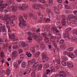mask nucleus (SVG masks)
<instances>
[{
    "label": "nucleus",
    "instance_id": "obj_56",
    "mask_svg": "<svg viewBox=\"0 0 77 77\" xmlns=\"http://www.w3.org/2000/svg\"><path fill=\"white\" fill-rule=\"evenodd\" d=\"M14 67H16V68H17L18 67V66L17 65V63L15 62L14 64Z\"/></svg>",
    "mask_w": 77,
    "mask_h": 77
},
{
    "label": "nucleus",
    "instance_id": "obj_57",
    "mask_svg": "<svg viewBox=\"0 0 77 77\" xmlns=\"http://www.w3.org/2000/svg\"><path fill=\"white\" fill-rule=\"evenodd\" d=\"M51 30H54V31H56L57 30V28L55 27H54L51 29Z\"/></svg>",
    "mask_w": 77,
    "mask_h": 77
},
{
    "label": "nucleus",
    "instance_id": "obj_8",
    "mask_svg": "<svg viewBox=\"0 0 77 77\" xmlns=\"http://www.w3.org/2000/svg\"><path fill=\"white\" fill-rule=\"evenodd\" d=\"M17 56V51H14L12 52V57L13 58Z\"/></svg>",
    "mask_w": 77,
    "mask_h": 77
},
{
    "label": "nucleus",
    "instance_id": "obj_16",
    "mask_svg": "<svg viewBox=\"0 0 77 77\" xmlns=\"http://www.w3.org/2000/svg\"><path fill=\"white\" fill-rule=\"evenodd\" d=\"M9 36V38H10V39H14L15 38V36L14 34H11L10 35V34Z\"/></svg>",
    "mask_w": 77,
    "mask_h": 77
},
{
    "label": "nucleus",
    "instance_id": "obj_36",
    "mask_svg": "<svg viewBox=\"0 0 77 77\" xmlns=\"http://www.w3.org/2000/svg\"><path fill=\"white\" fill-rule=\"evenodd\" d=\"M6 27L8 29L10 28V26H9V22H7L6 23Z\"/></svg>",
    "mask_w": 77,
    "mask_h": 77
},
{
    "label": "nucleus",
    "instance_id": "obj_47",
    "mask_svg": "<svg viewBox=\"0 0 77 77\" xmlns=\"http://www.w3.org/2000/svg\"><path fill=\"white\" fill-rule=\"evenodd\" d=\"M61 63L63 66H66V64L64 61H63L61 62Z\"/></svg>",
    "mask_w": 77,
    "mask_h": 77
},
{
    "label": "nucleus",
    "instance_id": "obj_40",
    "mask_svg": "<svg viewBox=\"0 0 77 77\" xmlns=\"http://www.w3.org/2000/svg\"><path fill=\"white\" fill-rule=\"evenodd\" d=\"M55 38H56L57 39H60V35H56Z\"/></svg>",
    "mask_w": 77,
    "mask_h": 77
},
{
    "label": "nucleus",
    "instance_id": "obj_1",
    "mask_svg": "<svg viewBox=\"0 0 77 77\" xmlns=\"http://www.w3.org/2000/svg\"><path fill=\"white\" fill-rule=\"evenodd\" d=\"M11 3L12 2L10 0L7 1L6 4L3 3V1H1L0 2V11L2 12L4 8H6V7L8 5L9 6Z\"/></svg>",
    "mask_w": 77,
    "mask_h": 77
},
{
    "label": "nucleus",
    "instance_id": "obj_58",
    "mask_svg": "<svg viewBox=\"0 0 77 77\" xmlns=\"http://www.w3.org/2000/svg\"><path fill=\"white\" fill-rule=\"evenodd\" d=\"M23 17H24L25 19L26 20V19H27V17H28V16H27V15H26L24 13L23 14Z\"/></svg>",
    "mask_w": 77,
    "mask_h": 77
},
{
    "label": "nucleus",
    "instance_id": "obj_33",
    "mask_svg": "<svg viewBox=\"0 0 77 77\" xmlns=\"http://www.w3.org/2000/svg\"><path fill=\"white\" fill-rule=\"evenodd\" d=\"M71 28H67L66 29V32L68 33V32H70V31H71Z\"/></svg>",
    "mask_w": 77,
    "mask_h": 77
},
{
    "label": "nucleus",
    "instance_id": "obj_26",
    "mask_svg": "<svg viewBox=\"0 0 77 77\" xmlns=\"http://www.w3.org/2000/svg\"><path fill=\"white\" fill-rule=\"evenodd\" d=\"M69 19H72L74 18V16L73 14H70L68 16Z\"/></svg>",
    "mask_w": 77,
    "mask_h": 77
},
{
    "label": "nucleus",
    "instance_id": "obj_43",
    "mask_svg": "<svg viewBox=\"0 0 77 77\" xmlns=\"http://www.w3.org/2000/svg\"><path fill=\"white\" fill-rule=\"evenodd\" d=\"M46 11L48 14H50L51 13V10L48 9H47Z\"/></svg>",
    "mask_w": 77,
    "mask_h": 77
},
{
    "label": "nucleus",
    "instance_id": "obj_12",
    "mask_svg": "<svg viewBox=\"0 0 77 77\" xmlns=\"http://www.w3.org/2000/svg\"><path fill=\"white\" fill-rule=\"evenodd\" d=\"M56 62L57 64H60V61L59 59V56H58L57 57L56 56Z\"/></svg>",
    "mask_w": 77,
    "mask_h": 77
},
{
    "label": "nucleus",
    "instance_id": "obj_15",
    "mask_svg": "<svg viewBox=\"0 0 77 77\" xmlns=\"http://www.w3.org/2000/svg\"><path fill=\"white\" fill-rule=\"evenodd\" d=\"M60 48L63 50H65V48H66V45L65 44H64L63 45H62L61 46H60Z\"/></svg>",
    "mask_w": 77,
    "mask_h": 77
},
{
    "label": "nucleus",
    "instance_id": "obj_22",
    "mask_svg": "<svg viewBox=\"0 0 77 77\" xmlns=\"http://www.w3.org/2000/svg\"><path fill=\"white\" fill-rule=\"evenodd\" d=\"M73 35L77 37V29H74L73 30Z\"/></svg>",
    "mask_w": 77,
    "mask_h": 77
},
{
    "label": "nucleus",
    "instance_id": "obj_51",
    "mask_svg": "<svg viewBox=\"0 0 77 77\" xmlns=\"http://www.w3.org/2000/svg\"><path fill=\"white\" fill-rule=\"evenodd\" d=\"M58 7L59 9H61L63 8V7L62 6L61 4L58 5Z\"/></svg>",
    "mask_w": 77,
    "mask_h": 77
},
{
    "label": "nucleus",
    "instance_id": "obj_64",
    "mask_svg": "<svg viewBox=\"0 0 77 77\" xmlns=\"http://www.w3.org/2000/svg\"><path fill=\"white\" fill-rule=\"evenodd\" d=\"M72 40L75 42H77V38H72Z\"/></svg>",
    "mask_w": 77,
    "mask_h": 77
},
{
    "label": "nucleus",
    "instance_id": "obj_24",
    "mask_svg": "<svg viewBox=\"0 0 77 77\" xmlns=\"http://www.w3.org/2000/svg\"><path fill=\"white\" fill-rule=\"evenodd\" d=\"M73 50L74 48H73V47H71L67 48V51H69V52H70L71 51H72Z\"/></svg>",
    "mask_w": 77,
    "mask_h": 77
},
{
    "label": "nucleus",
    "instance_id": "obj_14",
    "mask_svg": "<svg viewBox=\"0 0 77 77\" xmlns=\"http://www.w3.org/2000/svg\"><path fill=\"white\" fill-rule=\"evenodd\" d=\"M64 36V38H67V39H69V35H68V33L65 32V33L63 35Z\"/></svg>",
    "mask_w": 77,
    "mask_h": 77
},
{
    "label": "nucleus",
    "instance_id": "obj_5",
    "mask_svg": "<svg viewBox=\"0 0 77 77\" xmlns=\"http://www.w3.org/2000/svg\"><path fill=\"white\" fill-rule=\"evenodd\" d=\"M32 6L33 9L36 10L37 9H39V7H41V5L39 4H34L32 5Z\"/></svg>",
    "mask_w": 77,
    "mask_h": 77
},
{
    "label": "nucleus",
    "instance_id": "obj_28",
    "mask_svg": "<svg viewBox=\"0 0 77 77\" xmlns=\"http://www.w3.org/2000/svg\"><path fill=\"white\" fill-rule=\"evenodd\" d=\"M71 22L72 21L71 20L68 18H67V24H71Z\"/></svg>",
    "mask_w": 77,
    "mask_h": 77
},
{
    "label": "nucleus",
    "instance_id": "obj_46",
    "mask_svg": "<svg viewBox=\"0 0 77 77\" xmlns=\"http://www.w3.org/2000/svg\"><path fill=\"white\" fill-rule=\"evenodd\" d=\"M48 36L50 37V36H51L52 35V33L51 32L48 31Z\"/></svg>",
    "mask_w": 77,
    "mask_h": 77
},
{
    "label": "nucleus",
    "instance_id": "obj_61",
    "mask_svg": "<svg viewBox=\"0 0 77 77\" xmlns=\"http://www.w3.org/2000/svg\"><path fill=\"white\" fill-rule=\"evenodd\" d=\"M35 48L34 47L32 48H31V51H32L33 53H35Z\"/></svg>",
    "mask_w": 77,
    "mask_h": 77
},
{
    "label": "nucleus",
    "instance_id": "obj_52",
    "mask_svg": "<svg viewBox=\"0 0 77 77\" xmlns=\"http://www.w3.org/2000/svg\"><path fill=\"white\" fill-rule=\"evenodd\" d=\"M8 17V15H6L3 18L2 20L3 21H5V20H6L7 18Z\"/></svg>",
    "mask_w": 77,
    "mask_h": 77
},
{
    "label": "nucleus",
    "instance_id": "obj_18",
    "mask_svg": "<svg viewBox=\"0 0 77 77\" xmlns=\"http://www.w3.org/2000/svg\"><path fill=\"white\" fill-rule=\"evenodd\" d=\"M66 77V75L65 74H57V75H56L55 77Z\"/></svg>",
    "mask_w": 77,
    "mask_h": 77
},
{
    "label": "nucleus",
    "instance_id": "obj_60",
    "mask_svg": "<svg viewBox=\"0 0 77 77\" xmlns=\"http://www.w3.org/2000/svg\"><path fill=\"white\" fill-rule=\"evenodd\" d=\"M8 35H9L10 34H11V33L12 32L11 31V28H8Z\"/></svg>",
    "mask_w": 77,
    "mask_h": 77
},
{
    "label": "nucleus",
    "instance_id": "obj_3",
    "mask_svg": "<svg viewBox=\"0 0 77 77\" xmlns=\"http://www.w3.org/2000/svg\"><path fill=\"white\" fill-rule=\"evenodd\" d=\"M5 25H2V24H0V33H1V32H4L3 33V35H5L6 34V32L5 30Z\"/></svg>",
    "mask_w": 77,
    "mask_h": 77
},
{
    "label": "nucleus",
    "instance_id": "obj_25",
    "mask_svg": "<svg viewBox=\"0 0 77 77\" xmlns=\"http://www.w3.org/2000/svg\"><path fill=\"white\" fill-rule=\"evenodd\" d=\"M53 3V0H49L48 4L49 6H51Z\"/></svg>",
    "mask_w": 77,
    "mask_h": 77
},
{
    "label": "nucleus",
    "instance_id": "obj_23",
    "mask_svg": "<svg viewBox=\"0 0 77 77\" xmlns=\"http://www.w3.org/2000/svg\"><path fill=\"white\" fill-rule=\"evenodd\" d=\"M40 48L41 49H42V50L44 49L45 48V45H44V44L43 43H42L41 45H40Z\"/></svg>",
    "mask_w": 77,
    "mask_h": 77
},
{
    "label": "nucleus",
    "instance_id": "obj_63",
    "mask_svg": "<svg viewBox=\"0 0 77 77\" xmlns=\"http://www.w3.org/2000/svg\"><path fill=\"white\" fill-rule=\"evenodd\" d=\"M28 40L29 41V42H31L32 41V38L31 37H29L28 38Z\"/></svg>",
    "mask_w": 77,
    "mask_h": 77
},
{
    "label": "nucleus",
    "instance_id": "obj_41",
    "mask_svg": "<svg viewBox=\"0 0 77 77\" xmlns=\"http://www.w3.org/2000/svg\"><path fill=\"white\" fill-rule=\"evenodd\" d=\"M45 42H46V43H48V41H49L48 38L47 37H45Z\"/></svg>",
    "mask_w": 77,
    "mask_h": 77
},
{
    "label": "nucleus",
    "instance_id": "obj_53",
    "mask_svg": "<svg viewBox=\"0 0 77 77\" xmlns=\"http://www.w3.org/2000/svg\"><path fill=\"white\" fill-rule=\"evenodd\" d=\"M63 61H64L65 62L67 60H68V59L67 57L66 56L63 57Z\"/></svg>",
    "mask_w": 77,
    "mask_h": 77
},
{
    "label": "nucleus",
    "instance_id": "obj_42",
    "mask_svg": "<svg viewBox=\"0 0 77 77\" xmlns=\"http://www.w3.org/2000/svg\"><path fill=\"white\" fill-rule=\"evenodd\" d=\"M13 48L14 50H16L18 48V46L17 45H14L13 46Z\"/></svg>",
    "mask_w": 77,
    "mask_h": 77
},
{
    "label": "nucleus",
    "instance_id": "obj_48",
    "mask_svg": "<svg viewBox=\"0 0 77 77\" xmlns=\"http://www.w3.org/2000/svg\"><path fill=\"white\" fill-rule=\"evenodd\" d=\"M46 28V29H47V31L48 32H50V28L47 25H46L45 26Z\"/></svg>",
    "mask_w": 77,
    "mask_h": 77
},
{
    "label": "nucleus",
    "instance_id": "obj_59",
    "mask_svg": "<svg viewBox=\"0 0 77 77\" xmlns=\"http://www.w3.org/2000/svg\"><path fill=\"white\" fill-rule=\"evenodd\" d=\"M20 57H23V58H24L25 57V55L24 54H21L20 55Z\"/></svg>",
    "mask_w": 77,
    "mask_h": 77
},
{
    "label": "nucleus",
    "instance_id": "obj_44",
    "mask_svg": "<svg viewBox=\"0 0 77 77\" xmlns=\"http://www.w3.org/2000/svg\"><path fill=\"white\" fill-rule=\"evenodd\" d=\"M72 24H75V25H77V20H73L72 22Z\"/></svg>",
    "mask_w": 77,
    "mask_h": 77
},
{
    "label": "nucleus",
    "instance_id": "obj_45",
    "mask_svg": "<svg viewBox=\"0 0 77 77\" xmlns=\"http://www.w3.org/2000/svg\"><path fill=\"white\" fill-rule=\"evenodd\" d=\"M10 17H7V19L5 21L6 22V23H9V21H10Z\"/></svg>",
    "mask_w": 77,
    "mask_h": 77
},
{
    "label": "nucleus",
    "instance_id": "obj_19",
    "mask_svg": "<svg viewBox=\"0 0 77 77\" xmlns=\"http://www.w3.org/2000/svg\"><path fill=\"white\" fill-rule=\"evenodd\" d=\"M32 38H33L34 39H37L38 38V36L37 35L35 34L32 35Z\"/></svg>",
    "mask_w": 77,
    "mask_h": 77
},
{
    "label": "nucleus",
    "instance_id": "obj_9",
    "mask_svg": "<svg viewBox=\"0 0 77 77\" xmlns=\"http://www.w3.org/2000/svg\"><path fill=\"white\" fill-rule=\"evenodd\" d=\"M54 10L55 13L56 14H60V11H59L57 7H54Z\"/></svg>",
    "mask_w": 77,
    "mask_h": 77
},
{
    "label": "nucleus",
    "instance_id": "obj_4",
    "mask_svg": "<svg viewBox=\"0 0 77 77\" xmlns=\"http://www.w3.org/2000/svg\"><path fill=\"white\" fill-rule=\"evenodd\" d=\"M17 9H20V10H23L24 9L23 8V7L21 6L19 7H14L12 6V10L13 12H16L17 10Z\"/></svg>",
    "mask_w": 77,
    "mask_h": 77
},
{
    "label": "nucleus",
    "instance_id": "obj_20",
    "mask_svg": "<svg viewBox=\"0 0 77 77\" xmlns=\"http://www.w3.org/2000/svg\"><path fill=\"white\" fill-rule=\"evenodd\" d=\"M22 6L24 8L22 7V8H23V9L21 10H25V9H27L28 8V6L27 5L25 4H22Z\"/></svg>",
    "mask_w": 77,
    "mask_h": 77
},
{
    "label": "nucleus",
    "instance_id": "obj_37",
    "mask_svg": "<svg viewBox=\"0 0 77 77\" xmlns=\"http://www.w3.org/2000/svg\"><path fill=\"white\" fill-rule=\"evenodd\" d=\"M31 71H32V69L31 68H29L27 71L26 72V74H29L30 72Z\"/></svg>",
    "mask_w": 77,
    "mask_h": 77
},
{
    "label": "nucleus",
    "instance_id": "obj_32",
    "mask_svg": "<svg viewBox=\"0 0 77 77\" xmlns=\"http://www.w3.org/2000/svg\"><path fill=\"white\" fill-rule=\"evenodd\" d=\"M37 39L38 41L40 42L42 41V37H41V36H38Z\"/></svg>",
    "mask_w": 77,
    "mask_h": 77
},
{
    "label": "nucleus",
    "instance_id": "obj_6",
    "mask_svg": "<svg viewBox=\"0 0 77 77\" xmlns=\"http://www.w3.org/2000/svg\"><path fill=\"white\" fill-rule=\"evenodd\" d=\"M42 60H45L47 62H48L49 59L47 55L44 54L42 55Z\"/></svg>",
    "mask_w": 77,
    "mask_h": 77
},
{
    "label": "nucleus",
    "instance_id": "obj_55",
    "mask_svg": "<svg viewBox=\"0 0 77 77\" xmlns=\"http://www.w3.org/2000/svg\"><path fill=\"white\" fill-rule=\"evenodd\" d=\"M45 66L46 68H48L50 66V64H45Z\"/></svg>",
    "mask_w": 77,
    "mask_h": 77
},
{
    "label": "nucleus",
    "instance_id": "obj_17",
    "mask_svg": "<svg viewBox=\"0 0 77 77\" xmlns=\"http://www.w3.org/2000/svg\"><path fill=\"white\" fill-rule=\"evenodd\" d=\"M38 65H39V63L36 62L35 63H34L33 64V67L34 68H35L37 66H38Z\"/></svg>",
    "mask_w": 77,
    "mask_h": 77
},
{
    "label": "nucleus",
    "instance_id": "obj_31",
    "mask_svg": "<svg viewBox=\"0 0 77 77\" xmlns=\"http://www.w3.org/2000/svg\"><path fill=\"white\" fill-rule=\"evenodd\" d=\"M26 63L23 62L21 63V66L22 68H25L26 67Z\"/></svg>",
    "mask_w": 77,
    "mask_h": 77
},
{
    "label": "nucleus",
    "instance_id": "obj_50",
    "mask_svg": "<svg viewBox=\"0 0 77 77\" xmlns=\"http://www.w3.org/2000/svg\"><path fill=\"white\" fill-rule=\"evenodd\" d=\"M38 14L39 17H40V18H42V17H43V15H42V14L41 13H39Z\"/></svg>",
    "mask_w": 77,
    "mask_h": 77
},
{
    "label": "nucleus",
    "instance_id": "obj_21",
    "mask_svg": "<svg viewBox=\"0 0 77 77\" xmlns=\"http://www.w3.org/2000/svg\"><path fill=\"white\" fill-rule=\"evenodd\" d=\"M44 21V18H41L39 19L38 20V22L39 23H42Z\"/></svg>",
    "mask_w": 77,
    "mask_h": 77
},
{
    "label": "nucleus",
    "instance_id": "obj_13",
    "mask_svg": "<svg viewBox=\"0 0 77 77\" xmlns=\"http://www.w3.org/2000/svg\"><path fill=\"white\" fill-rule=\"evenodd\" d=\"M57 28H58L59 29H62V27H60V22L59 21H58L57 22Z\"/></svg>",
    "mask_w": 77,
    "mask_h": 77
},
{
    "label": "nucleus",
    "instance_id": "obj_11",
    "mask_svg": "<svg viewBox=\"0 0 77 77\" xmlns=\"http://www.w3.org/2000/svg\"><path fill=\"white\" fill-rule=\"evenodd\" d=\"M67 64L68 66H69V67H70L71 68L74 67V66H73L72 62H67Z\"/></svg>",
    "mask_w": 77,
    "mask_h": 77
},
{
    "label": "nucleus",
    "instance_id": "obj_38",
    "mask_svg": "<svg viewBox=\"0 0 77 77\" xmlns=\"http://www.w3.org/2000/svg\"><path fill=\"white\" fill-rule=\"evenodd\" d=\"M42 68V65L41 64H40V65L38 66V70L39 71V70H41V69Z\"/></svg>",
    "mask_w": 77,
    "mask_h": 77
},
{
    "label": "nucleus",
    "instance_id": "obj_54",
    "mask_svg": "<svg viewBox=\"0 0 77 77\" xmlns=\"http://www.w3.org/2000/svg\"><path fill=\"white\" fill-rule=\"evenodd\" d=\"M1 57L2 58H3L4 57V53L3 52H2L0 54Z\"/></svg>",
    "mask_w": 77,
    "mask_h": 77
},
{
    "label": "nucleus",
    "instance_id": "obj_29",
    "mask_svg": "<svg viewBox=\"0 0 77 77\" xmlns=\"http://www.w3.org/2000/svg\"><path fill=\"white\" fill-rule=\"evenodd\" d=\"M6 73L8 75H9L11 73V71L9 70V69H8L6 71Z\"/></svg>",
    "mask_w": 77,
    "mask_h": 77
},
{
    "label": "nucleus",
    "instance_id": "obj_27",
    "mask_svg": "<svg viewBox=\"0 0 77 77\" xmlns=\"http://www.w3.org/2000/svg\"><path fill=\"white\" fill-rule=\"evenodd\" d=\"M51 72H55V68L53 66H52L51 68Z\"/></svg>",
    "mask_w": 77,
    "mask_h": 77
},
{
    "label": "nucleus",
    "instance_id": "obj_2",
    "mask_svg": "<svg viewBox=\"0 0 77 77\" xmlns=\"http://www.w3.org/2000/svg\"><path fill=\"white\" fill-rule=\"evenodd\" d=\"M19 21L20 23H19V26L21 28V26H23V27H25L26 26L27 24L26 23V22L24 20V19L23 17V16H21L19 17Z\"/></svg>",
    "mask_w": 77,
    "mask_h": 77
},
{
    "label": "nucleus",
    "instance_id": "obj_10",
    "mask_svg": "<svg viewBox=\"0 0 77 77\" xmlns=\"http://www.w3.org/2000/svg\"><path fill=\"white\" fill-rule=\"evenodd\" d=\"M66 19L65 18H63L62 19V21L61 22V23L62 24V26H66Z\"/></svg>",
    "mask_w": 77,
    "mask_h": 77
},
{
    "label": "nucleus",
    "instance_id": "obj_34",
    "mask_svg": "<svg viewBox=\"0 0 77 77\" xmlns=\"http://www.w3.org/2000/svg\"><path fill=\"white\" fill-rule=\"evenodd\" d=\"M56 37H53V36L51 37V41H52L53 42H55V39H56V38H55Z\"/></svg>",
    "mask_w": 77,
    "mask_h": 77
},
{
    "label": "nucleus",
    "instance_id": "obj_62",
    "mask_svg": "<svg viewBox=\"0 0 77 77\" xmlns=\"http://www.w3.org/2000/svg\"><path fill=\"white\" fill-rule=\"evenodd\" d=\"M17 39L15 38L14 39V40H13V43L14 44H16L17 43Z\"/></svg>",
    "mask_w": 77,
    "mask_h": 77
},
{
    "label": "nucleus",
    "instance_id": "obj_49",
    "mask_svg": "<svg viewBox=\"0 0 77 77\" xmlns=\"http://www.w3.org/2000/svg\"><path fill=\"white\" fill-rule=\"evenodd\" d=\"M52 43L54 46L55 47V48H57V45L56 43V42H52Z\"/></svg>",
    "mask_w": 77,
    "mask_h": 77
},
{
    "label": "nucleus",
    "instance_id": "obj_30",
    "mask_svg": "<svg viewBox=\"0 0 77 77\" xmlns=\"http://www.w3.org/2000/svg\"><path fill=\"white\" fill-rule=\"evenodd\" d=\"M41 53V52H40L38 51L37 52H36L35 55V57H39V55Z\"/></svg>",
    "mask_w": 77,
    "mask_h": 77
},
{
    "label": "nucleus",
    "instance_id": "obj_7",
    "mask_svg": "<svg viewBox=\"0 0 77 77\" xmlns=\"http://www.w3.org/2000/svg\"><path fill=\"white\" fill-rule=\"evenodd\" d=\"M67 55L71 58H75V55L72 52H69L67 54Z\"/></svg>",
    "mask_w": 77,
    "mask_h": 77
},
{
    "label": "nucleus",
    "instance_id": "obj_39",
    "mask_svg": "<svg viewBox=\"0 0 77 77\" xmlns=\"http://www.w3.org/2000/svg\"><path fill=\"white\" fill-rule=\"evenodd\" d=\"M36 74V72H32L31 74L32 77H35V75Z\"/></svg>",
    "mask_w": 77,
    "mask_h": 77
},
{
    "label": "nucleus",
    "instance_id": "obj_35",
    "mask_svg": "<svg viewBox=\"0 0 77 77\" xmlns=\"http://www.w3.org/2000/svg\"><path fill=\"white\" fill-rule=\"evenodd\" d=\"M26 54L27 56L28 57H31L32 56V54H30V52H27L26 53Z\"/></svg>",
    "mask_w": 77,
    "mask_h": 77
}]
</instances>
